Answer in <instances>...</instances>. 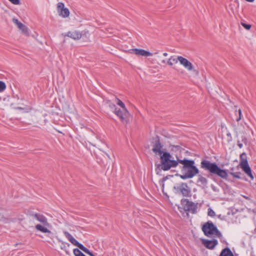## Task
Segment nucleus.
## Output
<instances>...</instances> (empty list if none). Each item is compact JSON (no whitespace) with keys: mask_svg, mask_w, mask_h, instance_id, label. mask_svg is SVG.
<instances>
[{"mask_svg":"<svg viewBox=\"0 0 256 256\" xmlns=\"http://www.w3.org/2000/svg\"><path fill=\"white\" fill-rule=\"evenodd\" d=\"M163 146L160 142L159 136H157L153 145L152 149V152L156 154H158L160 156V160L161 165L158 164L157 168H156V172L157 174H159L160 170H162L166 171V169L168 168L172 164H176V162L172 161V156L168 152H164L162 150Z\"/></svg>","mask_w":256,"mask_h":256,"instance_id":"f257e3e1","label":"nucleus"},{"mask_svg":"<svg viewBox=\"0 0 256 256\" xmlns=\"http://www.w3.org/2000/svg\"><path fill=\"white\" fill-rule=\"evenodd\" d=\"M176 160H172V161L176 162V164H172L170 163V166L166 169V171L170 170L172 168H176L178 164H182V166L181 167V170L186 172L191 178L195 176L198 175L200 170L195 165V162L192 160H188L184 158L183 160L180 159L178 156H176Z\"/></svg>","mask_w":256,"mask_h":256,"instance_id":"f03ea898","label":"nucleus"},{"mask_svg":"<svg viewBox=\"0 0 256 256\" xmlns=\"http://www.w3.org/2000/svg\"><path fill=\"white\" fill-rule=\"evenodd\" d=\"M200 168L208 172V177L212 178L214 176H216L223 179H227L228 174L226 170L221 168L216 162L204 160L200 162Z\"/></svg>","mask_w":256,"mask_h":256,"instance_id":"7ed1b4c3","label":"nucleus"},{"mask_svg":"<svg viewBox=\"0 0 256 256\" xmlns=\"http://www.w3.org/2000/svg\"><path fill=\"white\" fill-rule=\"evenodd\" d=\"M182 207L178 206V209L180 212H190L193 214L197 212L198 203H194L188 199L182 198L180 200Z\"/></svg>","mask_w":256,"mask_h":256,"instance_id":"20e7f679","label":"nucleus"},{"mask_svg":"<svg viewBox=\"0 0 256 256\" xmlns=\"http://www.w3.org/2000/svg\"><path fill=\"white\" fill-rule=\"evenodd\" d=\"M247 155L246 152H243L240 155V165L244 172L252 180L254 179L252 172L250 167L248 164L247 159Z\"/></svg>","mask_w":256,"mask_h":256,"instance_id":"39448f33","label":"nucleus"},{"mask_svg":"<svg viewBox=\"0 0 256 256\" xmlns=\"http://www.w3.org/2000/svg\"><path fill=\"white\" fill-rule=\"evenodd\" d=\"M174 189L176 192L182 194L184 197H190L191 190L190 188L186 182H182L177 186H174Z\"/></svg>","mask_w":256,"mask_h":256,"instance_id":"423d86ee","label":"nucleus"},{"mask_svg":"<svg viewBox=\"0 0 256 256\" xmlns=\"http://www.w3.org/2000/svg\"><path fill=\"white\" fill-rule=\"evenodd\" d=\"M216 228L217 227L211 221H208L204 224L202 230L205 236L210 237L214 235V233Z\"/></svg>","mask_w":256,"mask_h":256,"instance_id":"0eeeda50","label":"nucleus"},{"mask_svg":"<svg viewBox=\"0 0 256 256\" xmlns=\"http://www.w3.org/2000/svg\"><path fill=\"white\" fill-rule=\"evenodd\" d=\"M170 60H172L174 63H177L179 61L180 64L188 70H193V66L192 64L186 58H184L182 56H178L176 58L174 56H171Z\"/></svg>","mask_w":256,"mask_h":256,"instance_id":"6e6552de","label":"nucleus"},{"mask_svg":"<svg viewBox=\"0 0 256 256\" xmlns=\"http://www.w3.org/2000/svg\"><path fill=\"white\" fill-rule=\"evenodd\" d=\"M114 113L119 117L122 121L128 122V119L130 114L127 109L121 110L116 108Z\"/></svg>","mask_w":256,"mask_h":256,"instance_id":"1a4fd4ad","label":"nucleus"},{"mask_svg":"<svg viewBox=\"0 0 256 256\" xmlns=\"http://www.w3.org/2000/svg\"><path fill=\"white\" fill-rule=\"evenodd\" d=\"M57 10L59 15L63 18H67L70 15V12L68 8H64L63 2H58L57 4Z\"/></svg>","mask_w":256,"mask_h":256,"instance_id":"9d476101","label":"nucleus"},{"mask_svg":"<svg viewBox=\"0 0 256 256\" xmlns=\"http://www.w3.org/2000/svg\"><path fill=\"white\" fill-rule=\"evenodd\" d=\"M202 244L207 248L213 250L218 244V242L216 239L209 240L207 239H201Z\"/></svg>","mask_w":256,"mask_h":256,"instance_id":"9b49d317","label":"nucleus"},{"mask_svg":"<svg viewBox=\"0 0 256 256\" xmlns=\"http://www.w3.org/2000/svg\"><path fill=\"white\" fill-rule=\"evenodd\" d=\"M128 52L130 54L134 53L136 55L144 56H152V53L143 49L134 48L128 50Z\"/></svg>","mask_w":256,"mask_h":256,"instance_id":"f8f14e48","label":"nucleus"},{"mask_svg":"<svg viewBox=\"0 0 256 256\" xmlns=\"http://www.w3.org/2000/svg\"><path fill=\"white\" fill-rule=\"evenodd\" d=\"M62 34L64 38L68 36L74 40H78L81 38L80 32L78 30L69 31L66 33H62Z\"/></svg>","mask_w":256,"mask_h":256,"instance_id":"ddd939ff","label":"nucleus"},{"mask_svg":"<svg viewBox=\"0 0 256 256\" xmlns=\"http://www.w3.org/2000/svg\"><path fill=\"white\" fill-rule=\"evenodd\" d=\"M102 155L104 156V160H103V158H102L100 156L97 155V162L98 163L104 166L108 165V164L110 163V156L106 152H104V155L102 154Z\"/></svg>","mask_w":256,"mask_h":256,"instance_id":"4468645a","label":"nucleus"},{"mask_svg":"<svg viewBox=\"0 0 256 256\" xmlns=\"http://www.w3.org/2000/svg\"><path fill=\"white\" fill-rule=\"evenodd\" d=\"M31 216L38 222L42 223L44 225L48 224L47 218L44 215L35 213L32 214Z\"/></svg>","mask_w":256,"mask_h":256,"instance_id":"2eb2a0df","label":"nucleus"},{"mask_svg":"<svg viewBox=\"0 0 256 256\" xmlns=\"http://www.w3.org/2000/svg\"><path fill=\"white\" fill-rule=\"evenodd\" d=\"M104 103L106 106L108 108L113 112L115 110H116V104L112 102L110 100H104Z\"/></svg>","mask_w":256,"mask_h":256,"instance_id":"dca6fc26","label":"nucleus"},{"mask_svg":"<svg viewBox=\"0 0 256 256\" xmlns=\"http://www.w3.org/2000/svg\"><path fill=\"white\" fill-rule=\"evenodd\" d=\"M219 256H234L233 253L231 251L230 249L226 247L224 248Z\"/></svg>","mask_w":256,"mask_h":256,"instance_id":"f3484780","label":"nucleus"},{"mask_svg":"<svg viewBox=\"0 0 256 256\" xmlns=\"http://www.w3.org/2000/svg\"><path fill=\"white\" fill-rule=\"evenodd\" d=\"M73 245L78 246L80 250H82L84 252L86 248L84 246L83 244L80 243L78 240H76L74 238L72 239L71 242H70Z\"/></svg>","mask_w":256,"mask_h":256,"instance_id":"a211bd4d","label":"nucleus"},{"mask_svg":"<svg viewBox=\"0 0 256 256\" xmlns=\"http://www.w3.org/2000/svg\"><path fill=\"white\" fill-rule=\"evenodd\" d=\"M36 228L41 232H42L44 233H49V234H51V232L50 230H49L48 228H46L44 227V226L40 224H38L36 226Z\"/></svg>","mask_w":256,"mask_h":256,"instance_id":"6ab92c4d","label":"nucleus"},{"mask_svg":"<svg viewBox=\"0 0 256 256\" xmlns=\"http://www.w3.org/2000/svg\"><path fill=\"white\" fill-rule=\"evenodd\" d=\"M80 34L81 35V38H82L84 40L88 41L89 40L90 34L88 30H84L82 32H80Z\"/></svg>","mask_w":256,"mask_h":256,"instance_id":"aec40b11","label":"nucleus"},{"mask_svg":"<svg viewBox=\"0 0 256 256\" xmlns=\"http://www.w3.org/2000/svg\"><path fill=\"white\" fill-rule=\"evenodd\" d=\"M198 182H200L204 186H206L208 184V180L207 179L203 176L201 174H198V179L197 180Z\"/></svg>","mask_w":256,"mask_h":256,"instance_id":"412c9836","label":"nucleus"},{"mask_svg":"<svg viewBox=\"0 0 256 256\" xmlns=\"http://www.w3.org/2000/svg\"><path fill=\"white\" fill-rule=\"evenodd\" d=\"M18 27L22 31V33L26 36H28L29 34L28 28L22 22L19 24V26Z\"/></svg>","mask_w":256,"mask_h":256,"instance_id":"4be33fe9","label":"nucleus"},{"mask_svg":"<svg viewBox=\"0 0 256 256\" xmlns=\"http://www.w3.org/2000/svg\"><path fill=\"white\" fill-rule=\"evenodd\" d=\"M214 235H215L218 238L220 239L221 242H224L222 241V234L220 232L218 229L217 228L215 230V231H214Z\"/></svg>","mask_w":256,"mask_h":256,"instance_id":"5701e85b","label":"nucleus"},{"mask_svg":"<svg viewBox=\"0 0 256 256\" xmlns=\"http://www.w3.org/2000/svg\"><path fill=\"white\" fill-rule=\"evenodd\" d=\"M74 254L75 256H86L78 248H76L73 250Z\"/></svg>","mask_w":256,"mask_h":256,"instance_id":"b1692460","label":"nucleus"},{"mask_svg":"<svg viewBox=\"0 0 256 256\" xmlns=\"http://www.w3.org/2000/svg\"><path fill=\"white\" fill-rule=\"evenodd\" d=\"M6 88V83L2 80H0V92H4Z\"/></svg>","mask_w":256,"mask_h":256,"instance_id":"393cba45","label":"nucleus"},{"mask_svg":"<svg viewBox=\"0 0 256 256\" xmlns=\"http://www.w3.org/2000/svg\"><path fill=\"white\" fill-rule=\"evenodd\" d=\"M183 174H176V176H179L182 180H186L188 178H192L186 172Z\"/></svg>","mask_w":256,"mask_h":256,"instance_id":"a878e982","label":"nucleus"},{"mask_svg":"<svg viewBox=\"0 0 256 256\" xmlns=\"http://www.w3.org/2000/svg\"><path fill=\"white\" fill-rule=\"evenodd\" d=\"M64 236L68 239V240L70 242H71V240L74 239V237L72 236L71 234H70L68 232L64 231Z\"/></svg>","mask_w":256,"mask_h":256,"instance_id":"bb28decb","label":"nucleus"},{"mask_svg":"<svg viewBox=\"0 0 256 256\" xmlns=\"http://www.w3.org/2000/svg\"><path fill=\"white\" fill-rule=\"evenodd\" d=\"M64 236L68 239V240L70 242H71V240L74 239V237L72 236L71 234H70L68 232L64 231Z\"/></svg>","mask_w":256,"mask_h":256,"instance_id":"cd10ccee","label":"nucleus"},{"mask_svg":"<svg viewBox=\"0 0 256 256\" xmlns=\"http://www.w3.org/2000/svg\"><path fill=\"white\" fill-rule=\"evenodd\" d=\"M230 174L233 176L234 178H236L238 179H241L242 178L240 176L241 172H230Z\"/></svg>","mask_w":256,"mask_h":256,"instance_id":"c85d7f7f","label":"nucleus"},{"mask_svg":"<svg viewBox=\"0 0 256 256\" xmlns=\"http://www.w3.org/2000/svg\"><path fill=\"white\" fill-rule=\"evenodd\" d=\"M116 100H118V103L117 104L120 106L123 110L127 109L125 106L124 104L120 99L118 98H116Z\"/></svg>","mask_w":256,"mask_h":256,"instance_id":"c756f323","label":"nucleus"},{"mask_svg":"<svg viewBox=\"0 0 256 256\" xmlns=\"http://www.w3.org/2000/svg\"><path fill=\"white\" fill-rule=\"evenodd\" d=\"M208 216H214L216 215L215 212L210 208L208 209Z\"/></svg>","mask_w":256,"mask_h":256,"instance_id":"7c9ffc66","label":"nucleus"},{"mask_svg":"<svg viewBox=\"0 0 256 256\" xmlns=\"http://www.w3.org/2000/svg\"><path fill=\"white\" fill-rule=\"evenodd\" d=\"M241 24L242 25V26L244 28H245L247 30H250V28L252 27V26L250 24H246V23H244V22H241Z\"/></svg>","mask_w":256,"mask_h":256,"instance_id":"2f4dec72","label":"nucleus"},{"mask_svg":"<svg viewBox=\"0 0 256 256\" xmlns=\"http://www.w3.org/2000/svg\"><path fill=\"white\" fill-rule=\"evenodd\" d=\"M170 146L172 148V150H174V148L176 150H180L181 149V147L180 146L170 144Z\"/></svg>","mask_w":256,"mask_h":256,"instance_id":"473e14b6","label":"nucleus"},{"mask_svg":"<svg viewBox=\"0 0 256 256\" xmlns=\"http://www.w3.org/2000/svg\"><path fill=\"white\" fill-rule=\"evenodd\" d=\"M8 0L14 4L18 5V4H20V0Z\"/></svg>","mask_w":256,"mask_h":256,"instance_id":"72a5a7b5","label":"nucleus"},{"mask_svg":"<svg viewBox=\"0 0 256 256\" xmlns=\"http://www.w3.org/2000/svg\"><path fill=\"white\" fill-rule=\"evenodd\" d=\"M168 176H164L160 180V184H162V186H164V182L167 180L168 179Z\"/></svg>","mask_w":256,"mask_h":256,"instance_id":"f704fd0d","label":"nucleus"},{"mask_svg":"<svg viewBox=\"0 0 256 256\" xmlns=\"http://www.w3.org/2000/svg\"><path fill=\"white\" fill-rule=\"evenodd\" d=\"M86 254H88L90 256H95L92 252L88 248H86V250L84 251Z\"/></svg>","mask_w":256,"mask_h":256,"instance_id":"c9c22d12","label":"nucleus"},{"mask_svg":"<svg viewBox=\"0 0 256 256\" xmlns=\"http://www.w3.org/2000/svg\"><path fill=\"white\" fill-rule=\"evenodd\" d=\"M12 22L14 24H15L17 26H19V24L21 23L18 19L14 18L12 19Z\"/></svg>","mask_w":256,"mask_h":256,"instance_id":"e433bc0d","label":"nucleus"},{"mask_svg":"<svg viewBox=\"0 0 256 256\" xmlns=\"http://www.w3.org/2000/svg\"><path fill=\"white\" fill-rule=\"evenodd\" d=\"M242 142H243L246 145L247 144V138L244 136H242Z\"/></svg>","mask_w":256,"mask_h":256,"instance_id":"4c0bfd02","label":"nucleus"},{"mask_svg":"<svg viewBox=\"0 0 256 256\" xmlns=\"http://www.w3.org/2000/svg\"><path fill=\"white\" fill-rule=\"evenodd\" d=\"M170 58H169L168 60L167 61V64L168 66H172L174 63L173 62L172 60H170Z\"/></svg>","mask_w":256,"mask_h":256,"instance_id":"58836bf2","label":"nucleus"},{"mask_svg":"<svg viewBox=\"0 0 256 256\" xmlns=\"http://www.w3.org/2000/svg\"><path fill=\"white\" fill-rule=\"evenodd\" d=\"M238 114H239V117L238 118H236V120L237 122H238L242 118V110L240 109H239L238 110Z\"/></svg>","mask_w":256,"mask_h":256,"instance_id":"ea45409f","label":"nucleus"},{"mask_svg":"<svg viewBox=\"0 0 256 256\" xmlns=\"http://www.w3.org/2000/svg\"><path fill=\"white\" fill-rule=\"evenodd\" d=\"M238 147H239L240 148H242V146H243L242 144V143L238 144Z\"/></svg>","mask_w":256,"mask_h":256,"instance_id":"a19ab883","label":"nucleus"},{"mask_svg":"<svg viewBox=\"0 0 256 256\" xmlns=\"http://www.w3.org/2000/svg\"><path fill=\"white\" fill-rule=\"evenodd\" d=\"M16 109H17V110H22L23 108H21V107H17L16 108H15Z\"/></svg>","mask_w":256,"mask_h":256,"instance_id":"79ce46f5","label":"nucleus"},{"mask_svg":"<svg viewBox=\"0 0 256 256\" xmlns=\"http://www.w3.org/2000/svg\"><path fill=\"white\" fill-rule=\"evenodd\" d=\"M163 56H168V54H167L166 52H164V53L163 54Z\"/></svg>","mask_w":256,"mask_h":256,"instance_id":"37998d69","label":"nucleus"},{"mask_svg":"<svg viewBox=\"0 0 256 256\" xmlns=\"http://www.w3.org/2000/svg\"><path fill=\"white\" fill-rule=\"evenodd\" d=\"M194 71L196 74H198V72L197 70H194Z\"/></svg>","mask_w":256,"mask_h":256,"instance_id":"c03bdc74","label":"nucleus"},{"mask_svg":"<svg viewBox=\"0 0 256 256\" xmlns=\"http://www.w3.org/2000/svg\"><path fill=\"white\" fill-rule=\"evenodd\" d=\"M162 62L163 64H166V60H162Z\"/></svg>","mask_w":256,"mask_h":256,"instance_id":"a18cd8bd","label":"nucleus"},{"mask_svg":"<svg viewBox=\"0 0 256 256\" xmlns=\"http://www.w3.org/2000/svg\"><path fill=\"white\" fill-rule=\"evenodd\" d=\"M222 241L224 242H222L223 243H226V244H228L225 240L222 239Z\"/></svg>","mask_w":256,"mask_h":256,"instance_id":"49530a36","label":"nucleus"},{"mask_svg":"<svg viewBox=\"0 0 256 256\" xmlns=\"http://www.w3.org/2000/svg\"><path fill=\"white\" fill-rule=\"evenodd\" d=\"M240 143H241L240 142L239 140H238V142H237L238 144H240Z\"/></svg>","mask_w":256,"mask_h":256,"instance_id":"de8ad7c7","label":"nucleus"},{"mask_svg":"<svg viewBox=\"0 0 256 256\" xmlns=\"http://www.w3.org/2000/svg\"><path fill=\"white\" fill-rule=\"evenodd\" d=\"M246 198L248 199V198L246 196H244Z\"/></svg>","mask_w":256,"mask_h":256,"instance_id":"09e8293b","label":"nucleus"},{"mask_svg":"<svg viewBox=\"0 0 256 256\" xmlns=\"http://www.w3.org/2000/svg\"><path fill=\"white\" fill-rule=\"evenodd\" d=\"M1 100V98L0 97V100Z\"/></svg>","mask_w":256,"mask_h":256,"instance_id":"8fccbe9b","label":"nucleus"}]
</instances>
